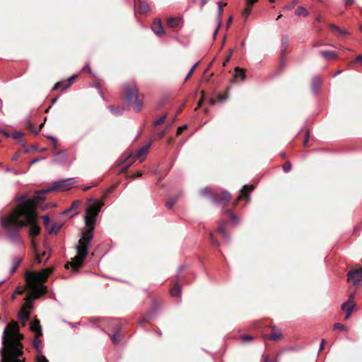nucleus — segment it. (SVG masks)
<instances>
[{
    "mask_svg": "<svg viewBox=\"0 0 362 362\" xmlns=\"http://www.w3.org/2000/svg\"><path fill=\"white\" fill-rule=\"evenodd\" d=\"M320 54L326 59L330 60L335 59L337 57V54L333 51L321 50Z\"/></svg>",
    "mask_w": 362,
    "mask_h": 362,
    "instance_id": "23",
    "label": "nucleus"
},
{
    "mask_svg": "<svg viewBox=\"0 0 362 362\" xmlns=\"http://www.w3.org/2000/svg\"><path fill=\"white\" fill-rule=\"evenodd\" d=\"M178 196H176V197H170L166 202V207L168 209H171L174 204L176 203V202L177 201V199H178Z\"/></svg>",
    "mask_w": 362,
    "mask_h": 362,
    "instance_id": "31",
    "label": "nucleus"
},
{
    "mask_svg": "<svg viewBox=\"0 0 362 362\" xmlns=\"http://www.w3.org/2000/svg\"><path fill=\"white\" fill-rule=\"evenodd\" d=\"M16 270H17V268H16L13 266H11V268L10 269V275H12L13 273H15Z\"/></svg>",
    "mask_w": 362,
    "mask_h": 362,
    "instance_id": "61",
    "label": "nucleus"
},
{
    "mask_svg": "<svg viewBox=\"0 0 362 362\" xmlns=\"http://www.w3.org/2000/svg\"><path fill=\"white\" fill-rule=\"evenodd\" d=\"M218 11H217V18L218 19V22L221 21V17L223 13V6H226V4H223L222 2H218Z\"/></svg>",
    "mask_w": 362,
    "mask_h": 362,
    "instance_id": "35",
    "label": "nucleus"
},
{
    "mask_svg": "<svg viewBox=\"0 0 362 362\" xmlns=\"http://www.w3.org/2000/svg\"><path fill=\"white\" fill-rule=\"evenodd\" d=\"M346 5H351L354 4V0H344Z\"/></svg>",
    "mask_w": 362,
    "mask_h": 362,
    "instance_id": "62",
    "label": "nucleus"
},
{
    "mask_svg": "<svg viewBox=\"0 0 362 362\" xmlns=\"http://www.w3.org/2000/svg\"><path fill=\"white\" fill-rule=\"evenodd\" d=\"M281 335H282V334H281V332L280 329L274 328L273 332L269 335L268 339H272V340H279L281 339Z\"/></svg>",
    "mask_w": 362,
    "mask_h": 362,
    "instance_id": "25",
    "label": "nucleus"
},
{
    "mask_svg": "<svg viewBox=\"0 0 362 362\" xmlns=\"http://www.w3.org/2000/svg\"><path fill=\"white\" fill-rule=\"evenodd\" d=\"M89 202L93 204L87 208L85 216V223L89 228L82 232L81 238L78 240L76 246L77 255L66 264L67 267L70 266L75 269H78L88 255V246L93 237L95 218L103 206L102 201L94 202L93 199H90Z\"/></svg>",
    "mask_w": 362,
    "mask_h": 362,
    "instance_id": "1",
    "label": "nucleus"
},
{
    "mask_svg": "<svg viewBox=\"0 0 362 362\" xmlns=\"http://www.w3.org/2000/svg\"><path fill=\"white\" fill-rule=\"evenodd\" d=\"M199 194L203 197H210L211 201L216 204H226L230 199L231 196L229 192L224 190L221 196L212 192L211 188L205 187L199 191Z\"/></svg>",
    "mask_w": 362,
    "mask_h": 362,
    "instance_id": "6",
    "label": "nucleus"
},
{
    "mask_svg": "<svg viewBox=\"0 0 362 362\" xmlns=\"http://www.w3.org/2000/svg\"><path fill=\"white\" fill-rule=\"evenodd\" d=\"M108 108L112 111V112L116 115H119L122 113L124 108L119 107H114L112 105L108 106Z\"/></svg>",
    "mask_w": 362,
    "mask_h": 362,
    "instance_id": "34",
    "label": "nucleus"
},
{
    "mask_svg": "<svg viewBox=\"0 0 362 362\" xmlns=\"http://www.w3.org/2000/svg\"><path fill=\"white\" fill-rule=\"evenodd\" d=\"M64 156L65 155L63 152L59 151L54 156L53 161L55 163H61L63 162Z\"/></svg>",
    "mask_w": 362,
    "mask_h": 362,
    "instance_id": "27",
    "label": "nucleus"
},
{
    "mask_svg": "<svg viewBox=\"0 0 362 362\" xmlns=\"http://www.w3.org/2000/svg\"><path fill=\"white\" fill-rule=\"evenodd\" d=\"M355 62H362V55H359V56H358V57L356 58Z\"/></svg>",
    "mask_w": 362,
    "mask_h": 362,
    "instance_id": "64",
    "label": "nucleus"
},
{
    "mask_svg": "<svg viewBox=\"0 0 362 362\" xmlns=\"http://www.w3.org/2000/svg\"><path fill=\"white\" fill-rule=\"evenodd\" d=\"M348 280L351 281L355 286H359L362 284V267L358 269L350 271L347 274Z\"/></svg>",
    "mask_w": 362,
    "mask_h": 362,
    "instance_id": "10",
    "label": "nucleus"
},
{
    "mask_svg": "<svg viewBox=\"0 0 362 362\" xmlns=\"http://www.w3.org/2000/svg\"><path fill=\"white\" fill-rule=\"evenodd\" d=\"M138 7H139V12H141L142 13H145L148 12L149 10L148 4L145 1H139Z\"/></svg>",
    "mask_w": 362,
    "mask_h": 362,
    "instance_id": "26",
    "label": "nucleus"
},
{
    "mask_svg": "<svg viewBox=\"0 0 362 362\" xmlns=\"http://www.w3.org/2000/svg\"><path fill=\"white\" fill-rule=\"evenodd\" d=\"M51 191H52V189H51V187L47 189L37 191L35 192L34 199L37 201H43L45 199V194Z\"/></svg>",
    "mask_w": 362,
    "mask_h": 362,
    "instance_id": "21",
    "label": "nucleus"
},
{
    "mask_svg": "<svg viewBox=\"0 0 362 362\" xmlns=\"http://www.w3.org/2000/svg\"><path fill=\"white\" fill-rule=\"evenodd\" d=\"M23 259L21 257H16L12 260V266L15 267L18 269L21 263L22 262Z\"/></svg>",
    "mask_w": 362,
    "mask_h": 362,
    "instance_id": "39",
    "label": "nucleus"
},
{
    "mask_svg": "<svg viewBox=\"0 0 362 362\" xmlns=\"http://www.w3.org/2000/svg\"><path fill=\"white\" fill-rule=\"evenodd\" d=\"M151 30L156 36L160 37L164 34V28L160 19L156 18L154 20Z\"/></svg>",
    "mask_w": 362,
    "mask_h": 362,
    "instance_id": "12",
    "label": "nucleus"
},
{
    "mask_svg": "<svg viewBox=\"0 0 362 362\" xmlns=\"http://www.w3.org/2000/svg\"><path fill=\"white\" fill-rule=\"evenodd\" d=\"M255 189V187L244 185L241 189V194L238 197V201L243 197L248 198V193L252 192Z\"/></svg>",
    "mask_w": 362,
    "mask_h": 362,
    "instance_id": "22",
    "label": "nucleus"
},
{
    "mask_svg": "<svg viewBox=\"0 0 362 362\" xmlns=\"http://www.w3.org/2000/svg\"><path fill=\"white\" fill-rule=\"evenodd\" d=\"M31 245H32V247L33 248V250L35 251V259L38 263L42 262L45 257H46L45 260H47L49 258V255H47L46 251L42 252L41 254H40L37 251V246H36L35 242L33 239L31 241Z\"/></svg>",
    "mask_w": 362,
    "mask_h": 362,
    "instance_id": "14",
    "label": "nucleus"
},
{
    "mask_svg": "<svg viewBox=\"0 0 362 362\" xmlns=\"http://www.w3.org/2000/svg\"><path fill=\"white\" fill-rule=\"evenodd\" d=\"M235 74L233 76V81H238V80H240L241 81H243L245 79V71L243 69H242L239 67H236L235 69Z\"/></svg>",
    "mask_w": 362,
    "mask_h": 362,
    "instance_id": "19",
    "label": "nucleus"
},
{
    "mask_svg": "<svg viewBox=\"0 0 362 362\" xmlns=\"http://www.w3.org/2000/svg\"><path fill=\"white\" fill-rule=\"evenodd\" d=\"M23 292V290L21 287H18L17 289L15 291V292L12 295V299H14L16 298V295L21 294Z\"/></svg>",
    "mask_w": 362,
    "mask_h": 362,
    "instance_id": "47",
    "label": "nucleus"
},
{
    "mask_svg": "<svg viewBox=\"0 0 362 362\" xmlns=\"http://www.w3.org/2000/svg\"><path fill=\"white\" fill-rule=\"evenodd\" d=\"M166 117H167V115L166 114L160 116L158 119H156V120H155L153 122V125L154 126H158L159 124H163L165 122Z\"/></svg>",
    "mask_w": 362,
    "mask_h": 362,
    "instance_id": "38",
    "label": "nucleus"
},
{
    "mask_svg": "<svg viewBox=\"0 0 362 362\" xmlns=\"http://www.w3.org/2000/svg\"><path fill=\"white\" fill-rule=\"evenodd\" d=\"M221 21H219L218 23V25H217V27L216 28V30H214V32L213 33V37H215L216 35H217L218 29H219V27L221 26Z\"/></svg>",
    "mask_w": 362,
    "mask_h": 362,
    "instance_id": "55",
    "label": "nucleus"
},
{
    "mask_svg": "<svg viewBox=\"0 0 362 362\" xmlns=\"http://www.w3.org/2000/svg\"><path fill=\"white\" fill-rule=\"evenodd\" d=\"M30 289L25 298V301H28V303H33V302L40 297L41 295L45 294L47 291V287L44 284L40 285H28Z\"/></svg>",
    "mask_w": 362,
    "mask_h": 362,
    "instance_id": "9",
    "label": "nucleus"
},
{
    "mask_svg": "<svg viewBox=\"0 0 362 362\" xmlns=\"http://www.w3.org/2000/svg\"><path fill=\"white\" fill-rule=\"evenodd\" d=\"M325 339H322L321 343L320 344V347H319V351H320L323 350L324 346H325Z\"/></svg>",
    "mask_w": 362,
    "mask_h": 362,
    "instance_id": "58",
    "label": "nucleus"
},
{
    "mask_svg": "<svg viewBox=\"0 0 362 362\" xmlns=\"http://www.w3.org/2000/svg\"><path fill=\"white\" fill-rule=\"evenodd\" d=\"M30 312L25 310V308H21L20 313H18V319L20 321L25 322L30 317Z\"/></svg>",
    "mask_w": 362,
    "mask_h": 362,
    "instance_id": "24",
    "label": "nucleus"
},
{
    "mask_svg": "<svg viewBox=\"0 0 362 362\" xmlns=\"http://www.w3.org/2000/svg\"><path fill=\"white\" fill-rule=\"evenodd\" d=\"M291 164L290 162H286L284 165H283V170L285 173H288L291 170Z\"/></svg>",
    "mask_w": 362,
    "mask_h": 362,
    "instance_id": "45",
    "label": "nucleus"
},
{
    "mask_svg": "<svg viewBox=\"0 0 362 362\" xmlns=\"http://www.w3.org/2000/svg\"><path fill=\"white\" fill-rule=\"evenodd\" d=\"M295 13L300 16H306L308 14V12L303 6H298L297 9L295 11Z\"/></svg>",
    "mask_w": 362,
    "mask_h": 362,
    "instance_id": "33",
    "label": "nucleus"
},
{
    "mask_svg": "<svg viewBox=\"0 0 362 362\" xmlns=\"http://www.w3.org/2000/svg\"><path fill=\"white\" fill-rule=\"evenodd\" d=\"M74 76H71L68 79V81L69 83L66 85H64L63 87H62V90H66L67 89L71 84H72V82H73V79H74Z\"/></svg>",
    "mask_w": 362,
    "mask_h": 362,
    "instance_id": "46",
    "label": "nucleus"
},
{
    "mask_svg": "<svg viewBox=\"0 0 362 362\" xmlns=\"http://www.w3.org/2000/svg\"><path fill=\"white\" fill-rule=\"evenodd\" d=\"M83 70H87L90 74H91V69L88 64H86L84 67Z\"/></svg>",
    "mask_w": 362,
    "mask_h": 362,
    "instance_id": "60",
    "label": "nucleus"
},
{
    "mask_svg": "<svg viewBox=\"0 0 362 362\" xmlns=\"http://www.w3.org/2000/svg\"><path fill=\"white\" fill-rule=\"evenodd\" d=\"M226 212L230 214V221L233 224L236 225L238 223V218L236 215L231 213L230 210H227Z\"/></svg>",
    "mask_w": 362,
    "mask_h": 362,
    "instance_id": "36",
    "label": "nucleus"
},
{
    "mask_svg": "<svg viewBox=\"0 0 362 362\" xmlns=\"http://www.w3.org/2000/svg\"><path fill=\"white\" fill-rule=\"evenodd\" d=\"M151 145V142H148L145 146L140 148L134 154V157H132V154L127 156L124 158H121L120 161L123 165L121 168L119 170V174H122L126 171V170L130 166L131 163L133 162V160L136 158H140L142 155L146 153Z\"/></svg>",
    "mask_w": 362,
    "mask_h": 362,
    "instance_id": "7",
    "label": "nucleus"
},
{
    "mask_svg": "<svg viewBox=\"0 0 362 362\" xmlns=\"http://www.w3.org/2000/svg\"><path fill=\"white\" fill-rule=\"evenodd\" d=\"M354 308V304L352 303L350 300H347L341 305V309L346 312V319H348L351 316Z\"/></svg>",
    "mask_w": 362,
    "mask_h": 362,
    "instance_id": "16",
    "label": "nucleus"
},
{
    "mask_svg": "<svg viewBox=\"0 0 362 362\" xmlns=\"http://www.w3.org/2000/svg\"><path fill=\"white\" fill-rule=\"evenodd\" d=\"M18 206L16 208L20 221L24 223V226L29 225V234L31 237H35L39 234L40 227L36 223V214L34 204V200L25 199V196H21L17 198Z\"/></svg>",
    "mask_w": 362,
    "mask_h": 362,
    "instance_id": "3",
    "label": "nucleus"
},
{
    "mask_svg": "<svg viewBox=\"0 0 362 362\" xmlns=\"http://www.w3.org/2000/svg\"><path fill=\"white\" fill-rule=\"evenodd\" d=\"M308 139H309V132L307 131L306 134H305V140H304V142H303V145L304 146H305L308 144Z\"/></svg>",
    "mask_w": 362,
    "mask_h": 362,
    "instance_id": "57",
    "label": "nucleus"
},
{
    "mask_svg": "<svg viewBox=\"0 0 362 362\" xmlns=\"http://www.w3.org/2000/svg\"><path fill=\"white\" fill-rule=\"evenodd\" d=\"M241 339L243 341L247 342L251 341L252 339V337L249 335H243L241 337Z\"/></svg>",
    "mask_w": 362,
    "mask_h": 362,
    "instance_id": "49",
    "label": "nucleus"
},
{
    "mask_svg": "<svg viewBox=\"0 0 362 362\" xmlns=\"http://www.w3.org/2000/svg\"><path fill=\"white\" fill-rule=\"evenodd\" d=\"M209 237H210V242H211V244L212 245V246L218 247L219 243L215 239L214 235L212 233H209Z\"/></svg>",
    "mask_w": 362,
    "mask_h": 362,
    "instance_id": "41",
    "label": "nucleus"
},
{
    "mask_svg": "<svg viewBox=\"0 0 362 362\" xmlns=\"http://www.w3.org/2000/svg\"><path fill=\"white\" fill-rule=\"evenodd\" d=\"M122 328L120 327H117L115 330L112 336L111 337V341L113 344H117V338L121 332Z\"/></svg>",
    "mask_w": 362,
    "mask_h": 362,
    "instance_id": "28",
    "label": "nucleus"
},
{
    "mask_svg": "<svg viewBox=\"0 0 362 362\" xmlns=\"http://www.w3.org/2000/svg\"><path fill=\"white\" fill-rule=\"evenodd\" d=\"M52 273V269H49L40 273H32L27 272L25 273V280L28 285H40L45 281L48 276Z\"/></svg>",
    "mask_w": 362,
    "mask_h": 362,
    "instance_id": "8",
    "label": "nucleus"
},
{
    "mask_svg": "<svg viewBox=\"0 0 362 362\" xmlns=\"http://www.w3.org/2000/svg\"><path fill=\"white\" fill-rule=\"evenodd\" d=\"M26 126H27V128H28L29 129H30L32 131V132L34 134H38L40 129H32V126H33V124L32 122L30 121V120H28L27 122H26Z\"/></svg>",
    "mask_w": 362,
    "mask_h": 362,
    "instance_id": "43",
    "label": "nucleus"
},
{
    "mask_svg": "<svg viewBox=\"0 0 362 362\" xmlns=\"http://www.w3.org/2000/svg\"><path fill=\"white\" fill-rule=\"evenodd\" d=\"M30 329L35 333L37 337H40L42 335V330L40 325V321L37 319L33 320L30 324Z\"/></svg>",
    "mask_w": 362,
    "mask_h": 362,
    "instance_id": "15",
    "label": "nucleus"
},
{
    "mask_svg": "<svg viewBox=\"0 0 362 362\" xmlns=\"http://www.w3.org/2000/svg\"><path fill=\"white\" fill-rule=\"evenodd\" d=\"M322 84V81L319 76H314L311 81V88L314 93H316L320 86Z\"/></svg>",
    "mask_w": 362,
    "mask_h": 362,
    "instance_id": "18",
    "label": "nucleus"
},
{
    "mask_svg": "<svg viewBox=\"0 0 362 362\" xmlns=\"http://www.w3.org/2000/svg\"><path fill=\"white\" fill-rule=\"evenodd\" d=\"M61 86H62V83H61L60 82H58V83H57L54 86V87L52 88V90H57V89H58V88H61Z\"/></svg>",
    "mask_w": 362,
    "mask_h": 362,
    "instance_id": "59",
    "label": "nucleus"
},
{
    "mask_svg": "<svg viewBox=\"0 0 362 362\" xmlns=\"http://www.w3.org/2000/svg\"><path fill=\"white\" fill-rule=\"evenodd\" d=\"M226 221H220L218 226V230L221 233L222 236L228 241H230V238L229 234L225 230Z\"/></svg>",
    "mask_w": 362,
    "mask_h": 362,
    "instance_id": "20",
    "label": "nucleus"
},
{
    "mask_svg": "<svg viewBox=\"0 0 362 362\" xmlns=\"http://www.w3.org/2000/svg\"><path fill=\"white\" fill-rule=\"evenodd\" d=\"M181 21L180 17H170L167 20V25L171 28H175L180 26Z\"/></svg>",
    "mask_w": 362,
    "mask_h": 362,
    "instance_id": "17",
    "label": "nucleus"
},
{
    "mask_svg": "<svg viewBox=\"0 0 362 362\" xmlns=\"http://www.w3.org/2000/svg\"><path fill=\"white\" fill-rule=\"evenodd\" d=\"M22 308H25V310L31 309L33 308L32 303L28 304V301H25V304Z\"/></svg>",
    "mask_w": 362,
    "mask_h": 362,
    "instance_id": "51",
    "label": "nucleus"
},
{
    "mask_svg": "<svg viewBox=\"0 0 362 362\" xmlns=\"http://www.w3.org/2000/svg\"><path fill=\"white\" fill-rule=\"evenodd\" d=\"M42 218H43V221H44V224H45V227L48 228V225L50 221L49 216L47 215L43 216Z\"/></svg>",
    "mask_w": 362,
    "mask_h": 362,
    "instance_id": "48",
    "label": "nucleus"
},
{
    "mask_svg": "<svg viewBox=\"0 0 362 362\" xmlns=\"http://www.w3.org/2000/svg\"><path fill=\"white\" fill-rule=\"evenodd\" d=\"M334 329H340L341 331H346L347 327L341 323H335L334 325Z\"/></svg>",
    "mask_w": 362,
    "mask_h": 362,
    "instance_id": "42",
    "label": "nucleus"
},
{
    "mask_svg": "<svg viewBox=\"0 0 362 362\" xmlns=\"http://www.w3.org/2000/svg\"><path fill=\"white\" fill-rule=\"evenodd\" d=\"M0 224L8 232L9 240L15 245H21V240L18 228L24 226V223L20 221L16 209L6 217L0 215Z\"/></svg>",
    "mask_w": 362,
    "mask_h": 362,
    "instance_id": "4",
    "label": "nucleus"
},
{
    "mask_svg": "<svg viewBox=\"0 0 362 362\" xmlns=\"http://www.w3.org/2000/svg\"><path fill=\"white\" fill-rule=\"evenodd\" d=\"M330 28L332 30L336 32H339L340 30V28L337 25L334 24H331Z\"/></svg>",
    "mask_w": 362,
    "mask_h": 362,
    "instance_id": "52",
    "label": "nucleus"
},
{
    "mask_svg": "<svg viewBox=\"0 0 362 362\" xmlns=\"http://www.w3.org/2000/svg\"><path fill=\"white\" fill-rule=\"evenodd\" d=\"M232 52L233 51H230V54L226 58V59L224 60L223 62V66H226V64L229 62L230 59V57H231V54H232Z\"/></svg>",
    "mask_w": 362,
    "mask_h": 362,
    "instance_id": "54",
    "label": "nucleus"
},
{
    "mask_svg": "<svg viewBox=\"0 0 362 362\" xmlns=\"http://www.w3.org/2000/svg\"><path fill=\"white\" fill-rule=\"evenodd\" d=\"M23 133H22L21 132H15L13 134V138L15 139H21L23 137Z\"/></svg>",
    "mask_w": 362,
    "mask_h": 362,
    "instance_id": "44",
    "label": "nucleus"
},
{
    "mask_svg": "<svg viewBox=\"0 0 362 362\" xmlns=\"http://www.w3.org/2000/svg\"><path fill=\"white\" fill-rule=\"evenodd\" d=\"M47 138H49L52 141L53 146L54 148H57V139L52 136H48Z\"/></svg>",
    "mask_w": 362,
    "mask_h": 362,
    "instance_id": "50",
    "label": "nucleus"
},
{
    "mask_svg": "<svg viewBox=\"0 0 362 362\" xmlns=\"http://www.w3.org/2000/svg\"><path fill=\"white\" fill-rule=\"evenodd\" d=\"M232 20H233L232 17H230V18L228 19L227 23H226V26H227L228 28L230 25V24H231V23H232Z\"/></svg>",
    "mask_w": 362,
    "mask_h": 362,
    "instance_id": "63",
    "label": "nucleus"
},
{
    "mask_svg": "<svg viewBox=\"0 0 362 362\" xmlns=\"http://www.w3.org/2000/svg\"><path fill=\"white\" fill-rule=\"evenodd\" d=\"M182 290L180 286L176 284L175 286L170 290V294L173 296L177 297L180 296L181 294Z\"/></svg>",
    "mask_w": 362,
    "mask_h": 362,
    "instance_id": "29",
    "label": "nucleus"
},
{
    "mask_svg": "<svg viewBox=\"0 0 362 362\" xmlns=\"http://www.w3.org/2000/svg\"><path fill=\"white\" fill-rule=\"evenodd\" d=\"M124 97L128 105L134 103V110L139 112L142 108V102L138 99V88L134 81L124 85Z\"/></svg>",
    "mask_w": 362,
    "mask_h": 362,
    "instance_id": "5",
    "label": "nucleus"
},
{
    "mask_svg": "<svg viewBox=\"0 0 362 362\" xmlns=\"http://www.w3.org/2000/svg\"><path fill=\"white\" fill-rule=\"evenodd\" d=\"M38 338L39 337H37V335H35V337L33 339V346L37 350V352L40 353V352H42L41 348H40L41 340L39 339Z\"/></svg>",
    "mask_w": 362,
    "mask_h": 362,
    "instance_id": "32",
    "label": "nucleus"
},
{
    "mask_svg": "<svg viewBox=\"0 0 362 362\" xmlns=\"http://www.w3.org/2000/svg\"><path fill=\"white\" fill-rule=\"evenodd\" d=\"M61 227H62V225H59L56 223H54L52 224L51 228L49 229H48L49 233L57 234L59 231Z\"/></svg>",
    "mask_w": 362,
    "mask_h": 362,
    "instance_id": "30",
    "label": "nucleus"
},
{
    "mask_svg": "<svg viewBox=\"0 0 362 362\" xmlns=\"http://www.w3.org/2000/svg\"><path fill=\"white\" fill-rule=\"evenodd\" d=\"M37 362H49L47 358L42 354V352L37 354Z\"/></svg>",
    "mask_w": 362,
    "mask_h": 362,
    "instance_id": "40",
    "label": "nucleus"
},
{
    "mask_svg": "<svg viewBox=\"0 0 362 362\" xmlns=\"http://www.w3.org/2000/svg\"><path fill=\"white\" fill-rule=\"evenodd\" d=\"M288 46V37L287 35H283L281 38V66L285 64L284 54Z\"/></svg>",
    "mask_w": 362,
    "mask_h": 362,
    "instance_id": "13",
    "label": "nucleus"
},
{
    "mask_svg": "<svg viewBox=\"0 0 362 362\" xmlns=\"http://www.w3.org/2000/svg\"><path fill=\"white\" fill-rule=\"evenodd\" d=\"M187 128V125H183L182 127H180L177 130V134H181L185 129Z\"/></svg>",
    "mask_w": 362,
    "mask_h": 362,
    "instance_id": "53",
    "label": "nucleus"
},
{
    "mask_svg": "<svg viewBox=\"0 0 362 362\" xmlns=\"http://www.w3.org/2000/svg\"><path fill=\"white\" fill-rule=\"evenodd\" d=\"M252 6L246 5V7L243 12V16L245 18V19H247L248 16H250L252 11Z\"/></svg>",
    "mask_w": 362,
    "mask_h": 362,
    "instance_id": "37",
    "label": "nucleus"
},
{
    "mask_svg": "<svg viewBox=\"0 0 362 362\" xmlns=\"http://www.w3.org/2000/svg\"><path fill=\"white\" fill-rule=\"evenodd\" d=\"M74 182V178L59 180L54 183V185L51 187V189H52V191L57 189H62L63 191L67 190L70 189Z\"/></svg>",
    "mask_w": 362,
    "mask_h": 362,
    "instance_id": "11",
    "label": "nucleus"
},
{
    "mask_svg": "<svg viewBox=\"0 0 362 362\" xmlns=\"http://www.w3.org/2000/svg\"><path fill=\"white\" fill-rule=\"evenodd\" d=\"M258 0H246V5L252 6L257 2Z\"/></svg>",
    "mask_w": 362,
    "mask_h": 362,
    "instance_id": "56",
    "label": "nucleus"
},
{
    "mask_svg": "<svg viewBox=\"0 0 362 362\" xmlns=\"http://www.w3.org/2000/svg\"><path fill=\"white\" fill-rule=\"evenodd\" d=\"M16 322L9 323L4 329L1 350V362H25L23 358V346Z\"/></svg>",
    "mask_w": 362,
    "mask_h": 362,
    "instance_id": "2",
    "label": "nucleus"
}]
</instances>
